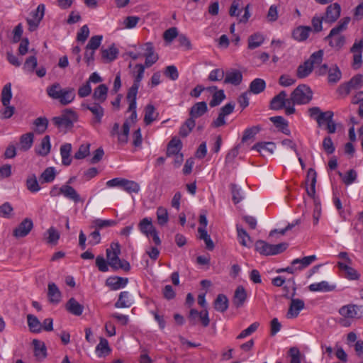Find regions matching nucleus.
<instances>
[{"instance_id":"f704fd0d","label":"nucleus","mask_w":363,"mask_h":363,"mask_svg":"<svg viewBox=\"0 0 363 363\" xmlns=\"http://www.w3.org/2000/svg\"><path fill=\"white\" fill-rule=\"evenodd\" d=\"M118 54V49L114 45H111L108 48L101 49V57L106 62H111L116 59Z\"/></svg>"},{"instance_id":"aec40b11","label":"nucleus","mask_w":363,"mask_h":363,"mask_svg":"<svg viewBox=\"0 0 363 363\" xmlns=\"http://www.w3.org/2000/svg\"><path fill=\"white\" fill-rule=\"evenodd\" d=\"M337 267L342 271H343L345 274V277L350 280H357L359 279L360 274L359 273L352 267L349 266L347 264L339 262H337Z\"/></svg>"},{"instance_id":"ea45409f","label":"nucleus","mask_w":363,"mask_h":363,"mask_svg":"<svg viewBox=\"0 0 363 363\" xmlns=\"http://www.w3.org/2000/svg\"><path fill=\"white\" fill-rule=\"evenodd\" d=\"M255 250L262 255H272V244H269L264 240H259L255 242Z\"/></svg>"},{"instance_id":"9d476101","label":"nucleus","mask_w":363,"mask_h":363,"mask_svg":"<svg viewBox=\"0 0 363 363\" xmlns=\"http://www.w3.org/2000/svg\"><path fill=\"white\" fill-rule=\"evenodd\" d=\"M363 85V76L362 74H356L347 84H342L339 87L341 94L347 95L352 89H357Z\"/></svg>"},{"instance_id":"338daca9","label":"nucleus","mask_w":363,"mask_h":363,"mask_svg":"<svg viewBox=\"0 0 363 363\" xmlns=\"http://www.w3.org/2000/svg\"><path fill=\"white\" fill-rule=\"evenodd\" d=\"M13 208L9 202L4 203L0 206V217L10 218L12 216Z\"/></svg>"},{"instance_id":"e2e57ef3","label":"nucleus","mask_w":363,"mask_h":363,"mask_svg":"<svg viewBox=\"0 0 363 363\" xmlns=\"http://www.w3.org/2000/svg\"><path fill=\"white\" fill-rule=\"evenodd\" d=\"M225 95L223 90L217 91L213 94L209 104L211 107L218 106L225 99Z\"/></svg>"},{"instance_id":"1a4fd4ad","label":"nucleus","mask_w":363,"mask_h":363,"mask_svg":"<svg viewBox=\"0 0 363 363\" xmlns=\"http://www.w3.org/2000/svg\"><path fill=\"white\" fill-rule=\"evenodd\" d=\"M188 320L192 325H196L199 320L203 327L208 326L210 323L208 312L206 309L200 312L194 308L191 309L188 316Z\"/></svg>"},{"instance_id":"393cba45","label":"nucleus","mask_w":363,"mask_h":363,"mask_svg":"<svg viewBox=\"0 0 363 363\" xmlns=\"http://www.w3.org/2000/svg\"><path fill=\"white\" fill-rule=\"evenodd\" d=\"M48 296L50 303L57 304L61 300V292L55 283H49L48 286Z\"/></svg>"},{"instance_id":"13d9d810","label":"nucleus","mask_w":363,"mask_h":363,"mask_svg":"<svg viewBox=\"0 0 363 363\" xmlns=\"http://www.w3.org/2000/svg\"><path fill=\"white\" fill-rule=\"evenodd\" d=\"M37 65V57L35 55H33L26 60L23 69L27 72H33L36 68Z\"/></svg>"},{"instance_id":"052dcab7","label":"nucleus","mask_w":363,"mask_h":363,"mask_svg":"<svg viewBox=\"0 0 363 363\" xmlns=\"http://www.w3.org/2000/svg\"><path fill=\"white\" fill-rule=\"evenodd\" d=\"M56 176L55 170L54 167H48L41 174V179L43 182L49 183L52 182Z\"/></svg>"},{"instance_id":"0eeeda50","label":"nucleus","mask_w":363,"mask_h":363,"mask_svg":"<svg viewBox=\"0 0 363 363\" xmlns=\"http://www.w3.org/2000/svg\"><path fill=\"white\" fill-rule=\"evenodd\" d=\"M138 228L140 231L147 238L152 236L153 242L156 245H160L161 244V240L158 236V233L155 228L152 225V219L150 218H144L142 219L138 224Z\"/></svg>"},{"instance_id":"680f3d73","label":"nucleus","mask_w":363,"mask_h":363,"mask_svg":"<svg viewBox=\"0 0 363 363\" xmlns=\"http://www.w3.org/2000/svg\"><path fill=\"white\" fill-rule=\"evenodd\" d=\"M48 235L47 242L50 244H56L60 238L59 232L53 227H50L46 232Z\"/></svg>"},{"instance_id":"c756f323","label":"nucleus","mask_w":363,"mask_h":363,"mask_svg":"<svg viewBox=\"0 0 363 363\" xmlns=\"http://www.w3.org/2000/svg\"><path fill=\"white\" fill-rule=\"evenodd\" d=\"M67 309L73 315H80L83 313L84 307L75 298H71L67 303Z\"/></svg>"},{"instance_id":"bf43d9fd","label":"nucleus","mask_w":363,"mask_h":363,"mask_svg":"<svg viewBox=\"0 0 363 363\" xmlns=\"http://www.w3.org/2000/svg\"><path fill=\"white\" fill-rule=\"evenodd\" d=\"M130 131V125L128 121H125L123 125V131L118 134V142L121 144H125L128 142Z\"/></svg>"},{"instance_id":"0e129e2a","label":"nucleus","mask_w":363,"mask_h":363,"mask_svg":"<svg viewBox=\"0 0 363 363\" xmlns=\"http://www.w3.org/2000/svg\"><path fill=\"white\" fill-rule=\"evenodd\" d=\"M178 35L177 28L176 27H172L164 32L163 38L167 43H170Z\"/></svg>"},{"instance_id":"423d86ee","label":"nucleus","mask_w":363,"mask_h":363,"mask_svg":"<svg viewBox=\"0 0 363 363\" xmlns=\"http://www.w3.org/2000/svg\"><path fill=\"white\" fill-rule=\"evenodd\" d=\"M289 99L298 105L307 104L313 99V91L309 86L301 84L292 91Z\"/></svg>"},{"instance_id":"a211bd4d","label":"nucleus","mask_w":363,"mask_h":363,"mask_svg":"<svg viewBox=\"0 0 363 363\" xmlns=\"http://www.w3.org/2000/svg\"><path fill=\"white\" fill-rule=\"evenodd\" d=\"M145 48L146 52L145 54V62L144 66L150 67L158 60L159 57L157 54L155 53L154 48L151 43H145Z\"/></svg>"},{"instance_id":"f3484780","label":"nucleus","mask_w":363,"mask_h":363,"mask_svg":"<svg viewBox=\"0 0 363 363\" xmlns=\"http://www.w3.org/2000/svg\"><path fill=\"white\" fill-rule=\"evenodd\" d=\"M60 191L62 195H63L65 198L72 201L76 203L82 201L80 195L72 186L67 184L62 185L60 187Z\"/></svg>"},{"instance_id":"4c0bfd02","label":"nucleus","mask_w":363,"mask_h":363,"mask_svg":"<svg viewBox=\"0 0 363 363\" xmlns=\"http://www.w3.org/2000/svg\"><path fill=\"white\" fill-rule=\"evenodd\" d=\"M214 308L216 311L224 313L228 308V299L223 294L218 295L214 301Z\"/></svg>"},{"instance_id":"8fccbe9b","label":"nucleus","mask_w":363,"mask_h":363,"mask_svg":"<svg viewBox=\"0 0 363 363\" xmlns=\"http://www.w3.org/2000/svg\"><path fill=\"white\" fill-rule=\"evenodd\" d=\"M26 184L28 190L30 192L35 193L40 189V185L35 174H31L28 177Z\"/></svg>"},{"instance_id":"c03bdc74","label":"nucleus","mask_w":363,"mask_h":363,"mask_svg":"<svg viewBox=\"0 0 363 363\" xmlns=\"http://www.w3.org/2000/svg\"><path fill=\"white\" fill-rule=\"evenodd\" d=\"M195 118L190 116V118L181 126L179 135L182 137H186L195 127Z\"/></svg>"},{"instance_id":"a19ab883","label":"nucleus","mask_w":363,"mask_h":363,"mask_svg":"<svg viewBox=\"0 0 363 363\" xmlns=\"http://www.w3.org/2000/svg\"><path fill=\"white\" fill-rule=\"evenodd\" d=\"M182 148V143L178 139H172L168 146L167 150V157H171L180 153V150Z\"/></svg>"},{"instance_id":"4be33fe9","label":"nucleus","mask_w":363,"mask_h":363,"mask_svg":"<svg viewBox=\"0 0 363 363\" xmlns=\"http://www.w3.org/2000/svg\"><path fill=\"white\" fill-rule=\"evenodd\" d=\"M133 303V300L128 291H122L120 293L118 301L115 303V307L117 308H129Z\"/></svg>"},{"instance_id":"5fc2aeb1","label":"nucleus","mask_w":363,"mask_h":363,"mask_svg":"<svg viewBox=\"0 0 363 363\" xmlns=\"http://www.w3.org/2000/svg\"><path fill=\"white\" fill-rule=\"evenodd\" d=\"M274 143L270 142L257 143L255 145H254L253 147H252V150H257L259 152H262L263 150H267L271 153L274 152Z\"/></svg>"},{"instance_id":"49530a36","label":"nucleus","mask_w":363,"mask_h":363,"mask_svg":"<svg viewBox=\"0 0 363 363\" xmlns=\"http://www.w3.org/2000/svg\"><path fill=\"white\" fill-rule=\"evenodd\" d=\"M237 233L239 242L242 246L249 247L247 242L251 243L252 241L251 240L250 236L248 235L246 230L243 229L242 227L237 225Z\"/></svg>"},{"instance_id":"58836bf2","label":"nucleus","mask_w":363,"mask_h":363,"mask_svg":"<svg viewBox=\"0 0 363 363\" xmlns=\"http://www.w3.org/2000/svg\"><path fill=\"white\" fill-rule=\"evenodd\" d=\"M338 175L346 186L353 184L357 178V172L353 169L348 170L345 174L338 172Z\"/></svg>"},{"instance_id":"cd10ccee","label":"nucleus","mask_w":363,"mask_h":363,"mask_svg":"<svg viewBox=\"0 0 363 363\" xmlns=\"http://www.w3.org/2000/svg\"><path fill=\"white\" fill-rule=\"evenodd\" d=\"M334 285H330L326 281H322L318 283H313L309 285L308 289L311 291L328 292L335 289Z\"/></svg>"},{"instance_id":"2f4dec72","label":"nucleus","mask_w":363,"mask_h":363,"mask_svg":"<svg viewBox=\"0 0 363 363\" xmlns=\"http://www.w3.org/2000/svg\"><path fill=\"white\" fill-rule=\"evenodd\" d=\"M27 322L29 329L32 333H39L42 331V324L34 315L28 314L27 315Z\"/></svg>"},{"instance_id":"7ed1b4c3","label":"nucleus","mask_w":363,"mask_h":363,"mask_svg":"<svg viewBox=\"0 0 363 363\" xmlns=\"http://www.w3.org/2000/svg\"><path fill=\"white\" fill-rule=\"evenodd\" d=\"M323 50H319L313 52L303 64L298 67L296 74L300 79L308 77L315 67L321 64L323 58Z\"/></svg>"},{"instance_id":"ddd939ff","label":"nucleus","mask_w":363,"mask_h":363,"mask_svg":"<svg viewBox=\"0 0 363 363\" xmlns=\"http://www.w3.org/2000/svg\"><path fill=\"white\" fill-rule=\"evenodd\" d=\"M341 7L339 4L334 3L328 6L326 9L324 21L326 23H334L340 16Z\"/></svg>"},{"instance_id":"dca6fc26","label":"nucleus","mask_w":363,"mask_h":363,"mask_svg":"<svg viewBox=\"0 0 363 363\" xmlns=\"http://www.w3.org/2000/svg\"><path fill=\"white\" fill-rule=\"evenodd\" d=\"M287 94L285 91H281L279 94L276 95L271 101L270 107L273 110H280L283 108L286 104H287L288 101H289V99L286 98Z\"/></svg>"},{"instance_id":"37998d69","label":"nucleus","mask_w":363,"mask_h":363,"mask_svg":"<svg viewBox=\"0 0 363 363\" xmlns=\"http://www.w3.org/2000/svg\"><path fill=\"white\" fill-rule=\"evenodd\" d=\"M139 87L140 86L133 84L128 90L127 99L129 101V109L136 108V96Z\"/></svg>"},{"instance_id":"7c9ffc66","label":"nucleus","mask_w":363,"mask_h":363,"mask_svg":"<svg viewBox=\"0 0 363 363\" xmlns=\"http://www.w3.org/2000/svg\"><path fill=\"white\" fill-rule=\"evenodd\" d=\"M34 135L32 133L23 134L20 138L19 148L23 151L28 150L33 145Z\"/></svg>"},{"instance_id":"603ef678","label":"nucleus","mask_w":363,"mask_h":363,"mask_svg":"<svg viewBox=\"0 0 363 363\" xmlns=\"http://www.w3.org/2000/svg\"><path fill=\"white\" fill-rule=\"evenodd\" d=\"M157 223L160 225H165L169 220V216L167 208L160 206L156 212Z\"/></svg>"},{"instance_id":"20e7f679","label":"nucleus","mask_w":363,"mask_h":363,"mask_svg":"<svg viewBox=\"0 0 363 363\" xmlns=\"http://www.w3.org/2000/svg\"><path fill=\"white\" fill-rule=\"evenodd\" d=\"M110 249L106 250V255L109 265L115 269H121L125 271H128L130 268L129 262L126 260L121 259L118 255L121 252L120 245L118 243H112Z\"/></svg>"},{"instance_id":"4d7b16f0","label":"nucleus","mask_w":363,"mask_h":363,"mask_svg":"<svg viewBox=\"0 0 363 363\" xmlns=\"http://www.w3.org/2000/svg\"><path fill=\"white\" fill-rule=\"evenodd\" d=\"M260 130V128L259 126H252L251 128H247L244 133L242 138V142L245 143L259 133Z\"/></svg>"},{"instance_id":"c85d7f7f","label":"nucleus","mask_w":363,"mask_h":363,"mask_svg":"<svg viewBox=\"0 0 363 363\" xmlns=\"http://www.w3.org/2000/svg\"><path fill=\"white\" fill-rule=\"evenodd\" d=\"M72 145L70 143H65L60 147V155L62 157V164L65 166H69L72 162L70 153Z\"/></svg>"},{"instance_id":"3c124183","label":"nucleus","mask_w":363,"mask_h":363,"mask_svg":"<svg viewBox=\"0 0 363 363\" xmlns=\"http://www.w3.org/2000/svg\"><path fill=\"white\" fill-rule=\"evenodd\" d=\"M11 98V83H8L3 87L1 91V103L3 106L9 105Z\"/></svg>"},{"instance_id":"bb28decb","label":"nucleus","mask_w":363,"mask_h":363,"mask_svg":"<svg viewBox=\"0 0 363 363\" xmlns=\"http://www.w3.org/2000/svg\"><path fill=\"white\" fill-rule=\"evenodd\" d=\"M108 94V87L106 84H101L94 91L93 99L97 101V103H103L106 101Z\"/></svg>"},{"instance_id":"774afa93","label":"nucleus","mask_w":363,"mask_h":363,"mask_svg":"<svg viewBox=\"0 0 363 363\" xmlns=\"http://www.w3.org/2000/svg\"><path fill=\"white\" fill-rule=\"evenodd\" d=\"M103 36L100 35L92 36L86 45V48L96 50L99 48Z\"/></svg>"},{"instance_id":"69168bd1","label":"nucleus","mask_w":363,"mask_h":363,"mask_svg":"<svg viewBox=\"0 0 363 363\" xmlns=\"http://www.w3.org/2000/svg\"><path fill=\"white\" fill-rule=\"evenodd\" d=\"M334 113L331 111H327L323 112L321 115H319L317 118V123L319 127L323 126L324 124H327V123L330 121V119L333 118Z\"/></svg>"},{"instance_id":"a878e982","label":"nucleus","mask_w":363,"mask_h":363,"mask_svg":"<svg viewBox=\"0 0 363 363\" xmlns=\"http://www.w3.org/2000/svg\"><path fill=\"white\" fill-rule=\"evenodd\" d=\"M242 80V73L238 70L228 72L224 79L225 84H231L233 85H239Z\"/></svg>"},{"instance_id":"de8ad7c7","label":"nucleus","mask_w":363,"mask_h":363,"mask_svg":"<svg viewBox=\"0 0 363 363\" xmlns=\"http://www.w3.org/2000/svg\"><path fill=\"white\" fill-rule=\"evenodd\" d=\"M155 107L152 104H148L145 107L144 122L146 125L151 124L156 119L157 114H155Z\"/></svg>"},{"instance_id":"c9c22d12","label":"nucleus","mask_w":363,"mask_h":363,"mask_svg":"<svg viewBox=\"0 0 363 363\" xmlns=\"http://www.w3.org/2000/svg\"><path fill=\"white\" fill-rule=\"evenodd\" d=\"M50 139L49 135H45L41 140L39 147L35 149L36 153L41 156H46L50 151Z\"/></svg>"},{"instance_id":"72a5a7b5","label":"nucleus","mask_w":363,"mask_h":363,"mask_svg":"<svg viewBox=\"0 0 363 363\" xmlns=\"http://www.w3.org/2000/svg\"><path fill=\"white\" fill-rule=\"evenodd\" d=\"M111 350L108 345V342L104 337L100 338L99 343L96 347V352L99 357L106 356L111 352Z\"/></svg>"},{"instance_id":"6ab92c4d","label":"nucleus","mask_w":363,"mask_h":363,"mask_svg":"<svg viewBox=\"0 0 363 363\" xmlns=\"http://www.w3.org/2000/svg\"><path fill=\"white\" fill-rule=\"evenodd\" d=\"M247 292L242 286H238L235 291L233 303L236 308L242 307L246 299H247Z\"/></svg>"},{"instance_id":"6e6552de","label":"nucleus","mask_w":363,"mask_h":363,"mask_svg":"<svg viewBox=\"0 0 363 363\" xmlns=\"http://www.w3.org/2000/svg\"><path fill=\"white\" fill-rule=\"evenodd\" d=\"M45 11V6L43 4H40L35 10L30 12V17L26 19L29 31L33 32L38 29L40 21L44 17Z\"/></svg>"},{"instance_id":"79ce46f5","label":"nucleus","mask_w":363,"mask_h":363,"mask_svg":"<svg viewBox=\"0 0 363 363\" xmlns=\"http://www.w3.org/2000/svg\"><path fill=\"white\" fill-rule=\"evenodd\" d=\"M123 190L128 194H138L140 191V186L138 182L133 180L125 179L123 185Z\"/></svg>"},{"instance_id":"5701e85b","label":"nucleus","mask_w":363,"mask_h":363,"mask_svg":"<svg viewBox=\"0 0 363 363\" xmlns=\"http://www.w3.org/2000/svg\"><path fill=\"white\" fill-rule=\"evenodd\" d=\"M207 111V104L205 101H200L191 106L189 111V115L196 119L204 115Z\"/></svg>"},{"instance_id":"f257e3e1","label":"nucleus","mask_w":363,"mask_h":363,"mask_svg":"<svg viewBox=\"0 0 363 363\" xmlns=\"http://www.w3.org/2000/svg\"><path fill=\"white\" fill-rule=\"evenodd\" d=\"M350 21V17L342 18L338 24L333 28L329 34L325 38V40L328 43L332 48L340 50L345 45L346 38L342 33L347 29Z\"/></svg>"},{"instance_id":"4468645a","label":"nucleus","mask_w":363,"mask_h":363,"mask_svg":"<svg viewBox=\"0 0 363 363\" xmlns=\"http://www.w3.org/2000/svg\"><path fill=\"white\" fill-rule=\"evenodd\" d=\"M86 108L94 115L93 124L99 125L101 123L102 118L104 116V108L100 105V103H92L87 104Z\"/></svg>"},{"instance_id":"e433bc0d","label":"nucleus","mask_w":363,"mask_h":363,"mask_svg":"<svg viewBox=\"0 0 363 363\" xmlns=\"http://www.w3.org/2000/svg\"><path fill=\"white\" fill-rule=\"evenodd\" d=\"M265 87L266 83L264 80L260 78H257L251 82L249 92L254 94H258L262 92Z\"/></svg>"},{"instance_id":"473e14b6","label":"nucleus","mask_w":363,"mask_h":363,"mask_svg":"<svg viewBox=\"0 0 363 363\" xmlns=\"http://www.w3.org/2000/svg\"><path fill=\"white\" fill-rule=\"evenodd\" d=\"M317 259L315 255H310L307 257H304L301 259H295L292 261V265L298 264V270H301L307 267H308L311 264L315 262Z\"/></svg>"},{"instance_id":"f8f14e48","label":"nucleus","mask_w":363,"mask_h":363,"mask_svg":"<svg viewBox=\"0 0 363 363\" xmlns=\"http://www.w3.org/2000/svg\"><path fill=\"white\" fill-rule=\"evenodd\" d=\"M362 307L357 305H347L340 308V315L347 318H359L362 316Z\"/></svg>"},{"instance_id":"b1692460","label":"nucleus","mask_w":363,"mask_h":363,"mask_svg":"<svg viewBox=\"0 0 363 363\" xmlns=\"http://www.w3.org/2000/svg\"><path fill=\"white\" fill-rule=\"evenodd\" d=\"M311 31V27L300 26L293 30L292 37L297 41H304L308 38Z\"/></svg>"},{"instance_id":"a18cd8bd","label":"nucleus","mask_w":363,"mask_h":363,"mask_svg":"<svg viewBox=\"0 0 363 363\" xmlns=\"http://www.w3.org/2000/svg\"><path fill=\"white\" fill-rule=\"evenodd\" d=\"M264 37L259 33H255L248 38V48L250 50L259 47L264 42Z\"/></svg>"},{"instance_id":"412c9836","label":"nucleus","mask_w":363,"mask_h":363,"mask_svg":"<svg viewBox=\"0 0 363 363\" xmlns=\"http://www.w3.org/2000/svg\"><path fill=\"white\" fill-rule=\"evenodd\" d=\"M128 279L119 277H109L106 279V284L111 290L116 291L124 288L128 284Z\"/></svg>"},{"instance_id":"39448f33","label":"nucleus","mask_w":363,"mask_h":363,"mask_svg":"<svg viewBox=\"0 0 363 363\" xmlns=\"http://www.w3.org/2000/svg\"><path fill=\"white\" fill-rule=\"evenodd\" d=\"M78 120L77 113L70 108L64 110L61 115L54 117L52 122L59 129H70Z\"/></svg>"},{"instance_id":"6e6d98bb","label":"nucleus","mask_w":363,"mask_h":363,"mask_svg":"<svg viewBox=\"0 0 363 363\" xmlns=\"http://www.w3.org/2000/svg\"><path fill=\"white\" fill-rule=\"evenodd\" d=\"M90 153V144L86 143L82 144L78 150L75 152L74 157L77 160H82L88 156Z\"/></svg>"},{"instance_id":"f03ea898","label":"nucleus","mask_w":363,"mask_h":363,"mask_svg":"<svg viewBox=\"0 0 363 363\" xmlns=\"http://www.w3.org/2000/svg\"><path fill=\"white\" fill-rule=\"evenodd\" d=\"M46 92L49 97L57 100L63 106L71 104L75 99V91L73 88H62L59 83L48 86Z\"/></svg>"},{"instance_id":"2eb2a0df","label":"nucleus","mask_w":363,"mask_h":363,"mask_svg":"<svg viewBox=\"0 0 363 363\" xmlns=\"http://www.w3.org/2000/svg\"><path fill=\"white\" fill-rule=\"evenodd\" d=\"M303 301L299 298H291L289 311L286 314L288 318H294L298 315L300 311L304 308Z\"/></svg>"},{"instance_id":"9b49d317","label":"nucleus","mask_w":363,"mask_h":363,"mask_svg":"<svg viewBox=\"0 0 363 363\" xmlns=\"http://www.w3.org/2000/svg\"><path fill=\"white\" fill-rule=\"evenodd\" d=\"M33 228V223L31 219L25 218L13 230V235L16 238H24L29 234Z\"/></svg>"},{"instance_id":"09e8293b","label":"nucleus","mask_w":363,"mask_h":363,"mask_svg":"<svg viewBox=\"0 0 363 363\" xmlns=\"http://www.w3.org/2000/svg\"><path fill=\"white\" fill-rule=\"evenodd\" d=\"M342 77V73L340 69L337 65H334L330 67L328 71V82L329 83H337L340 80Z\"/></svg>"},{"instance_id":"864d4df0","label":"nucleus","mask_w":363,"mask_h":363,"mask_svg":"<svg viewBox=\"0 0 363 363\" xmlns=\"http://www.w3.org/2000/svg\"><path fill=\"white\" fill-rule=\"evenodd\" d=\"M33 345L34 346L35 355L37 357L41 358L46 356V348L43 342L38 340H33Z\"/></svg>"}]
</instances>
